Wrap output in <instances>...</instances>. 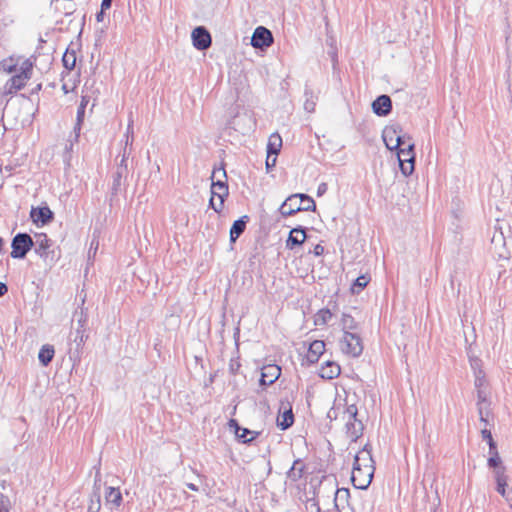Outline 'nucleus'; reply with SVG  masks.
<instances>
[{
  "instance_id": "obj_24",
  "label": "nucleus",
  "mask_w": 512,
  "mask_h": 512,
  "mask_svg": "<svg viewBox=\"0 0 512 512\" xmlns=\"http://www.w3.org/2000/svg\"><path fill=\"white\" fill-rule=\"evenodd\" d=\"M505 472L506 468H498L496 471H494L496 491L503 497L506 495V486L508 481V477Z\"/></svg>"
},
{
  "instance_id": "obj_15",
  "label": "nucleus",
  "mask_w": 512,
  "mask_h": 512,
  "mask_svg": "<svg viewBox=\"0 0 512 512\" xmlns=\"http://www.w3.org/2000/svg\"><path fill=\"white\" fill-rule=\"evenodd\" d=\"M30 217L36 225H46L54 219V213L48 206L32 208Z\"/></svg>"
},
{
  "instance_id": "obj_8",
  "label": "nucleus",
  "mask_w": 512,
  "mask_h": 512,
  "mask_svg": "<svg viewBox=\"0 0 512 512\" xmlns=\"http://www.w3.org/2000/svg\"><path fill=\"white\" fill-rule=\"evenodd\" d=\"M212 184H211V194L212 196H216L217 193L229 194V188L227 184V175L223 166L219 168H214L212 172Z\"/></svg>"
},
{
  "instance_id": "obj_54",
  "label": "nucleus",
  "mask_w": 512,
  "mask_h": 512,
  "mask_svg": "<svg viewBox=\"0 0 512 512\" xmlns=\"http://www.w3.org/2000/svg\"><path fill=\"white\" fill-rule=\"evenodd\" d=\"M470 363H471L472 369L474 370V373L478 372V369H480L481 360L479 358H474V359H471Z\"/></svg>"
},
{
  "instance_id": "obj_30",
  "label": "nucleus",
  "mask_w": 512,
  "mask_h": 512,
  "mask_svg": "<svg viewBox=\"0 0 512 512\" xmlns=\"http://www.w3.org/2000/svg\"><path fill=\"white\" fill-rule=\"evenodd\" d=\"M304 109L308 113H312L315 110L317 96L314 94L313 90L308 86V84L305 85L304 89Z\"/></svg>"
},
{
  "instance_id": "obj_40",
  "label": "nucleus",
  "mask_w": 512,
  "mask_h": 512,
  "mask_svg": "<svg viewBox=\"0 0 512 512\" xmlns=\"http://www.w3.org/2000/svg\"><path fill=\"white\" fill-rule=\"evenodd\" d=\"M485 383H486L485 373L482 369H478V372H475V381H474V385H475V388L477 389V391H479V389H483Z\"/></svg>"
},
{
  "instance_id": "obj_49",
  "label": "nucleus",
  "mask_w": 512,
  "mask_h": 512,
  "mask_svg": "<svg viewBox=\"0 0 512 512\" xmlns=\"http://www.w3.org/2000/svg\"><path fill=\"white\" fill-rule=\"evenodd\" d=\"M344 414L348 417L349 415H358V409L355 404H351L346 407Z\"/></svg>"
},
{
  "instance_id": "obj_22",
  "label": "nucleus",
  "mask_w": 512,
  "mask_h": 512,
  "mask_svg": "<svg viewBox=\"0 0 512 512\" xmlns=\"http://www.w3.org/2000/svg\"><path fill=\"white\" fill-rule=\"evenodd\" d=\"M402 132V128L399 125L386 126L382 132L383 141L387 149L393 151V144L398 133Z\"/></svg>"
},
{
  "instance_id": "obj_7",
  "label": "nucleus",
  "mask_w": 512,
  "mask_h": 512,
  "mask_svg": "<svg viewBox=\"0 0 512 512\" xmlns=\"http://www.w3.org/2000/svg\"><path fill=\"white\" fill-rule=\"evenodd\" d=\"M193 46L199 51L207 50L212 44V37L204 26H197L191 33Z\"/></svg>"
},
{
  "instance_id": "obj_5",
  "label": "nucleus",
  "mask_w": 512,
  "mask_h": 512,
  "mask_svg": "<svg viewBox=\"0 0 512 512\" xmlns=\"http://www.w3.org/2000/svg\"><path fill=\"white\" fill-rule=\"evenodd\" d=\"M129 145V136L127 135L126 139V145L123 151L122 159L120 164L117 166V169L115 173L113 174V182L111 186V194L113 196L117 195L120 187H121V180L123 177H126L128 173V167H127V158L129 156V152H127V146Z\"/></svg>"
},
{
  "instance_id": "obj_50",
  "label": "nucleus",
  "mask_w": 512,
  "mask_h": 512,
  "mask_svg": "<svg viewBox=\"0 0 512 512\" xmlns=\"http://www.w3.org/2000/svg\"><path fill=\"white\" fill-rule=\"evenodd\" d=\"M276 160H277L276 156L272 157V156H269V154H267V159H266L267 171H269L271 168H273L276 165Z\"/></svg>"
},
{
  "instance_id": "obj_42",
  "label": "nucleus",
  "mask_w": 512,
  "mask_h": 512,
  "mask_svg": "<svg viewBox=\"0 0 512 512\" xmlns=\"http://www.w3.org/2000/svg\"><path fill=\"white\" fill-rule=\"evenodd\" d=\"M32 69L33 63L29 59H26L25 61H23L18 73H20L23 76H28V79H30L32 75Z\"/></svg>"
},
{
  "instance_id": "obj_62",
  "label": "nucleus",
  "mask_w": 512,
  "mask_h": 512,
  "mask_svg": "<svg viewBox=\"0 0 512 512\" xmlns=\"http://www.w3.org/2000/svg\"><path fill=\"white\" fill-rule=\"evenodd\" d=\"M68 142H69V144H66V146H65V150H66V152H70V151H72V150H73L74 143H75V142L73 141V139H72V138H70V139L68 140Z\"/></svg>"
},
{
  "instance_id": "obj_56",
  "label": "nucleus",
  "mask_w": 512,
  "mask_h": 512,
  "mask_svg": "<svg viewBox=\"0 0 512 512\" xmlns=\"http://www.w3.org/2000/svg\"><path fill=\"white\" fill-rule=\"evenodd\" d=\"M488 446H489V454L490 455H494L495 452H498L497 450V444L496 442L493 440L489 441V443H487Z\"/></svg>"
},
{
  "instance_id": "obj_31",
  "label": "nucleus",
  "mask_w": 512,
  "mask_h": 512,
  "mask_svg": "<svg viewBox=\"0 0 512 512\" xmlns=\"http://www.w3.org/2000/svg\"><path fill=\"white\" fill-rule=\"evenodd\" d=\"M105 499L107 503H111L119 507L123 501L122 494L119 488L107 487L105 492Z\"/></svg>"
},
{
  "instance_id": "obj_13",
  "label": "nucleus",
  "mask_w": 512,
  "mask_h": 512,
  "mask_svg": "<svg viewBox=\"0 0 512 512\" xmlns=\"http://www.w3.org/2000/svg\"><path fill=\"white\" fill-rule=\"evenodd\" d=\"M305 211L302 201H299L298 196L290 195L281 204L279 212L283 217L292 216L298 212Z\"/></svg>"
},
{
  "instance_id": "obj_18",
  "label": "nucleus",
  "mask_w": 512,
  "mask_h": 512,
  "mask_svg": "<svg viewBox=\"0 0 512 512\" xmlns=\"http://www.w3.org/2000/svg\"><path fill=\"white\" fill-rule=\"evenodd\" d=\"M353 466H358L359 468L368 466L370 469L375 470L374 460L372 458L371 449H368V444L355 455Z\"/></svg>"
},
{
  "instance_id": "obj_12",
  "label": "nucleus",
  "mask_w": 512,
  "mask_h": 512,
  "mask_svg": "<svg viewBox=\"0 0 512 512\" xmlns=\"http://www.w3.org/2000/svg\"><path fill=\"white\" fill-rule=\"evenodd\" d=\"M74 334L75 336L73 341L75 343V348H70L69 355L71 360L80 361L83 346L87 339L89 338V335L86 329L80 328H76Z\"/></svg>"
},
{
  "instance_id": "obj_20",
  "label": "nucleus",
  "mask_w": 512,
  "mask_h": 512,
  "mask_svg": "<svg viewBox=\"0 0 512 512\" xmlns=\"http://www.w3.org/2000/svg\"><path fill=\"white\" fill-rule=\"evenodd\" d=\"M249 222V217L244 215L232 223L229 231L230 243H235L237 239L244 233L246 225Z\"/></svg>"
},
{
  "instance_id": "obj_48",
  "label": "nucleus",
  "mask_w": 512,
  "mask_h": 512,
  "mask_svg": "<svg viewBox=\"0 0 512 512\" xmlns=\"http://www.w3.org/2000/svg\"><path fill=\"white\" fill-rule=\"evenodd\" d=\"M209 207L213 209L216 213H220L222 209V205L215 202V196L210 197L209 199Z\"/></svg>"
},
{
  "instance_id": "obj_41",
  "label": "nucleus",
  "mask_w": 512,
  "mask_h": 512,
  "mask_svg": "<svg viewBox=\"0 0 512 512\" xmlns=\"http://www.w3.org/2000/svg\"><path fill=\"white\" fill-rule=\"evenodd\" d=\"M0 64L3 71H6L8 73L16 71L17 64L14 62L13 58L3 59L2 61H0Z\"/></svg>"
},
{
  "instance_id": "obj_38",
  "label": "nucleus",
  "mask_w": 512,
  "mask_h": 512,
  "mask_svg": "<svg viewBox=\"0 0 512 512\" xmlns=\"http://www.w3.org/2000/svg\"><path fill=\"white\" fill-rule=\"evenodd\" d=\"M101 509V494L97 491L90 494L88 512H99Z\"/></svg>"
},
{
  "instance_id": "obj_63",
  "label": "nucleus",
  "mask_w": 512,
  "mask_h": 512,
  "mask_svg": "<svg viewBox=\"0 0 512 512\" xmlns=\"http://www.w3.org/2000/svg\"><path fill=\"white\" fill-rule=\"evenodd\" d=\"M42 89V84H37L31 91L30 94H38V92Z\"/></svg>"
},
{
  "instance_id": "obj_21",
  "label": "nucleus",
  "mask_w": 512,
  "mask_h": 512,
  "mask_svg": "<svg viewBox=\"0 0 512 512\" xmlns=\"http://www.w3.org/2000/svg\"><path fill=\"white\" fill-rule=\"evenodd\" d=\"M51 245H52L51 240L48 238L47 234H45V233L36 234V242L34 243L35 253L37 255H39L41 258L48 257L47 251L51 247Z\"/></svg>"
},
{
  "instance_id": "obj_27",
  "label": "nucleus",
  "mask_w": 512,
  "mask_h": 512,
  "mask_svg": "<svg viewBox=\"0 0 512 512\" xmlns=\"http://www.w3.org/2000/svg\"><path fill=\"white\" fill-rule=\"evenodd\" d=\"M282 147V138L278 133L270 135L267 143V154L269 156H276L279 154Z\"/></svg>"
},
{
  "instance_id": "obj_10",
  "label": "nucleus",
  "mask_w": 512,
  "mask_h": 512,
  "mask_svg": "<svg viewBox=\"0 0 512 512\" xmlns=\"http://www.w3.org/2000/svg\"><path fill=\"white\" fill-rule=\"evenodd\" d=\"M281 376V367L276 364L264 365L261 369L259 385L266 388L272 385Z\"/></svg>"
},
{
  "instance_id": "obj_39",
  "label": "nucleus",
  "mask_w": 512,
  "mask_h": 512,
  "mask_svg": "<svg viewBox=\"0 0 512 512\" xmlns=\"http://www.w3.org/2000/svg\"><path fill=\"white\" fill-rule=\"evenodd\" d=\"M487 465L494 471H496L498 468H505V466L502 465V460L498 452H495L494 455H490L487 460Z\"/></svg>"
},
{
  "instance_id": "obj_55",
  "label": "nucleus",
  "mask_w": 512,
  "mask_h": 512,
  "mask_svg": "<svg viewBox=\"0 0 512 512\" xmlns=\"http://www.w3.org/2000/svg\"><path fill=\"white\" fill-rule=\"evenodd\" d=\"M229 194H226V192L224 193H217L215 197L218 198V204H221L222 205V209L224 208V202H225V199L228 197Z\"/></svg>"
},
{
  "instance_id": "obj_1",
  "label": "nucleus",
  "mask_w": 512,
  "mask_h": 512,
  "mask_svg": "<svg viewBox=\"0 0 512 512\" xmlns=\"http://www.w3.org/2000/svg\"><path fill=\"white\" fill-rule=\"evenodd\" d=\"M33 247L32 237L28 233L19 232L12 238L10 255L13 259H24Z\"/></svg>"
},
{
  "instance_id": "obj_28",
  "label": "nucleus",
  "mask_w": 512,
  "mask_h": 512,
  "mask_svg": "<svg viewBox=\"0 0 512 512\" xmlns=\"http://www.w3.org/2000/svg\"><path fill=\"white\" fill-rule=\"evenodd\" d=\"M489 405L488 393L484 389H479V391H477V407L481 422L487 423V420L484 417V409Z\"/></svg>"
},
{
  "instance_id": "obj_26",
  "label": "nucleus",
  "mask_w": 512,
  "mask_h": 512,
  "mask_svg": "<svg viewBox=\"0 0 512 512\" xmlns=\"http://www.w3.org/2000/svg\"><path fill=\"white\" fill-rule=\"evenodd\" d=\"M55 354V349L50 344L43 345L38 353V360L40 364L44 367L48 366L53 360Z\"/></svg>"
},
{
  "instance_id": "obj_53",
  "label": "nucleus",
  "mask_w": 512,
  "mask_h": 512,
  "mask_svg": "<svg viewBox=\"0 0 512 512\" xmlns=\"http://www.w3.org/2000/svg\"><path fill=\"white\" fill-rule=\"evenodd\" d=\"M481 435H482V438L487 441V443H489V441L493 440L492 433L490 430L483 429L481 431Z\"/></svg>"
},
{
  "instance_id": "obj_61",
  "label": "nucleus",
  "mask_w": 512,
  "mask_h": 512,
  "mask_svg": "<svg viewBox=\"0 0 512 512\" xmlns=\"http://www.w3.org/2000/svg\"><path fill=\"white\" fill-rule=\"evenodd\" d=\"M105 11L106 10H102V8H101L100 11H98L96 13V20H97V22H102L104 20Z\"/></svg>"
},
{
  "instance_id": "obj_34",
  "label": "nucleus",
  "mask_w": 512,
  "mask_h": 512,
  "mask_svg": "<svg viewBox=\"0 0 512 512\" xmlns=\"http://www.w3.org/2000/svg\"><path fill=\"white\" fill-rule=\"evenodd\" d=\"M333 314L328 308L320 309L314 316V324L316 326H323L326 325L330 319L332 318Z\"/></svg>"
},
{
  "instance_id": "obj_33",
  "label": "nucleus",
  "mask_w": 512,
  "mask_h": 512,
  "mask_svg": "<svg viewBox=\"0 0 512 512\" xmlns=\"http://www.w3.org/2000/svg\"><path fill=\"white\" fill-rule=\"evenodd\" d=\"M371 278L367 274H362L357 277L351 285V291L353 294H359L370 282Z\"/></svg>"
},
{
  "instance_id": "obj_3",
  "label": "nucleus",
  "mask_w": 512,
  "mask_h": 512,
  "mask_svg": "<svg viewBox=\"0 0 512 512\" xmlns=\"http://www.w3.org/2000/svg\"><path fill=\"white\" fill-rule=\"evenodd\" d=\"M342 351L352 357H359L363 352L362 339L357 333L346 332L341 341Z\"/></svg>"
},
{
  "instance_id": "obj_23",
  "label": "nucleus",
  "mask_w": 512,
  "mask_h": 512,
  "mask_svg": "<svg viewBox=\"0 0 512 512\" xmlns=\"http://www.w3.org/2000/svg\"><path fill=\"white\" fill-rule=\"evenodd\" d=\"M345 428L347 436L352 441H356L359 437L362 436L364 425L362 421H346Z\"/></svg>"
},
{
  "instance_id": "obj_58",
  "label": "nucleus",
  "mask_w": 512,
  "mask_h": 512,
  "mask_svg": "<svg viewBox=\"0 0 512 512\" xmlns=\"http://www.w3.org/2000/svg\"><path fill=\"white\" fill-rule=\"evenodd\" d=\"M8 292V286L6 283L0 281V297H3Z\"/></svg>"
},
{
  "instance_id": "obj_16",
  "label": "nucleus",
  "mask_w": 512,
  "mask_h": 512,
  "mask_svg": "<svg viewBox=\"0 0 512 512\" xmlns=\"http://www.w3.org/2000/svg\"><path fill=\"white\" fill-rule=\"evenodd\" d=\"M28 76H23L20 73H16L13 75L4 86V94L13 95L16 94L19 90H21L28 81Z\"/></svg>"
},
{
  "instance_id": "obj_11",
  "label": "nucleus",
  "mask_w": 512,
  "mask_h": 512,
  "mask_svg": "<svg viewBox=\"0 0 512 512\" xmlns=\"http://www.w3.org/2000/svg\"><path fill=\"white\" fill-rule=\"evenodd\" d=\"M229 426L234 429L236 439L243 444H250L259 435L257 431L240 426L236 419H230Z\"/></svg>"
},
{
  "instance_id": "obj_64",
  "label": "nucleus",
  "mask_w": 512,
  "mask_h": 512,
  "mask_svg": "<svg viewBox=\"0 0 512 512\" xmlns=\"http://www.w3.org/2000/svg\"><path fill=\"white\" fill-rule=\"evenodd\" d=\"M337 512H355L350 506L347 508L344 505H342L341 509L337 510Z\"/></svg>"
},
{
  "instance_id": "obj_52",
  "label": "nucleus",
  "mask_w": 512,
  "mask_h": 512,
  "mask_svg": "<svg viewBox=\"0 0 512 512\" xmlns=\"http://www.w3.org/2000/svg\"><path fill=\"white\" fill-rule=\"evenodd\" d=\"M311 252L315 256H321L324 253V247L321 244H316Z\"/></svg>"
},
{
  "instance_id": "obj_2",
  "label": "nucleus",
  "mask_w": 512,
  "mask_h": 512,
  "mask_svg": "<svg viewBox=\"0 0 512 512\" xmlns=\"http://www.w3.org/2000/svg\"><path fill=\"white\" fill-rule=\"evenodd\" d=\"M415 144L409 142L406 148L396 150L399 168L404 176H410L415 169Z\"/></svg>"
},
{
  "instance_id": "obj_9",
  "label": "nucleus",
  "mask_w": 512,
  "mask_h": 512,
  "mask_svg": "<svg viewBox=\"0 0 512 512\" xmlns=\"http://www.w3.org/2000/svg\"><path fill=\"white\" fill-rule=\"evenodd\" d=\"M306 231L307 228L301 225L292 228L285 241L286 249L294 250L296 247H300L307 239Z\"/></svg>"
},
{
  "instance_id": "obj_44",
  "label": "nucleus",
  "mask_w": 512,
  "mask_h": 512,
  "mask_svg": "<svg viewBox=\"0 0 512 512\" xmlns=\"http://www.w3.org/2000/svg\"><path fill=\"white\" fill-rule=\"evenodd\" d=\"M406 138L408 140H411V137L407 134H401V133H398L396 138H395V143L393 144V148L394 150H398V149H401L403 148L402 146L405 145L406 143Z\"/></svg>"
},
{
  "instance_id": "obj_43",
  "label": "nucleus",
  "mask_w": 512,
  "mask_h": 512,
  "mask_svg": "<svg viewBox=\"0 0 512 512\" xmlns=\"http://www.w3.org/2000/svg\"><path fill=\"white\" fill-rule=\"evenodd\" d=\"M240 367H241V363H240V357L239 356L230 359V362H229V373L231 375L235 376L239 372Z\"/></svg>"
},
{
  "instance_id": "obj_17",
  "label": "nucleus",
  "mask_w": 512,
  "mask_h": 512,
  "mask_svg": "<svg viewBox=\"0 0 512 512\" xmlns=\"http://www.w3.org/2000/svg\"><path fill=\"white\" fill-rule=\"evenodd\" d=\"M341 373V367L335 361L327 360L321 365L318 373L319 377L325 380H332L337 378Z\"/></svg>"
},
{
  "instance_id": "obj_51",
  "label": "nucleus",
  "mask_w": 512,
  "mask_h": 512,
  "mask_svg": "<svg viewBox=\"0 0 512 512\" xmlns=\"http://www.w3.org/2000/svg\"><path fill=\"white\" fill-rule=\"evenodd\" d=\"M85 108H82V107H78L77 108V114H76V122H81L83 123L84 122V118H85Z\"/></svg>"
},
{
  "instance_id": "obj_25",
  "label": "nucleus",
  "mask_w": 512,
  "mask_h": 512,
  "mask_svg": "<svg viewBox=\"0 0 512 512\" xmlns=\"http://www.w3.org/2000/svg\"><path fill=\"white\" fill-rule=\"evenodd\" d=\"M294 423V414L292 408L284 410L277 418V427L281 430L289 429Z\"/></svg>"
},
{
  "instance_id": "obj_37",
  "label": "nucleus",
  "mask_w": 512,
  "mask_h": 512,
  "mask_svg": "<svg viewBox=\"0 0 512 512\" xmlns=\"http://www.w3.org/2000/svg\"><path fill=\"white\" fill-rule=\"evenodd\" d=\"M295 196H298L299 201H302L303 208L305 211H311L314 212L316 210V203L314 199L309 196L308 194H294Z\"/></svg>"
},
{
  "instance_id": "obj_32",
  "label": "nucleus",
  "mask_w": 512,
  "mask_h": 512,
  "mask_svg": "<svg viewBox=\"0 0 512 512\" xmlns=\"http://www.w3.org/2000/svg\"><path fill=\"white\" fill-rule=\"evenodd\" d=\"M303 471L304 465H302L301 459H296L287 471V478L292 481H297L303 476Z\"/></svg>"
},
{
  "instance_id": "obj_14",
  "label": "nucleus",
  "mask_w": 512,
  "mask_h": 512,
  "mask_svg": "<svg viewBox=\"0 0 512 512\" xmlns=\"http://www.w3.org/2000/svg\"><path fill=\"white\" fill-rule=\"evenodd\" d=\"M372 111L380 117L387 116L392 111V100L390 96L382 94L372 102Z\"/></svg>"
},
{
  "instance_id": "obj_45",
  "label": "nucleus",
  "mask_w": 512,
  "mask_h": 512,
  "mask_svg": "<svg viewBox=\"0 0 512 512\" xmlns=\"http://www.w3.org/2000/svg\"><path fill=\"white\" fill-rule=\"evenodd\" d=\"M96 491L99 494H101V474H100V470L99 469L96 472L95 479H94V484H93V488H92V492L91 493H95Z\"/></svg>"
},
{
  "instance_id": "obj_4",
  "label": "nucleus",
  "mask_w": 512,
  "mask_h": 512,
  "mask_svg": "<svg viewBox=\"0 0 512 512\" xmlns=\"http://www.w3.org/2000/svg\"><path fill=\"white\" fill-rule=\"evenodd\" d=\"M374 475V469L365 466V468H359L353 466L351 482L356 489L366 490L371 484Z\"/></svg>"
},
{
  "instance_id": "obj_47",
  "label": "nucleus",
  "mask_w": 512,
  "mask_h": 512,
  "mask_svg": "<svg viewBox=\"0 0 512 512\" xmlns=\"http://www.w3.org/2000/svg\"><path fill=\"white\" fill-rule=\"evenodd\" d=\"M82 125H83V123L76 122L74 127H73V137H71V138L73 139L74 142H78L79 141Z\"/></svg>"
},
{
  "instance_id": "obj_29",
  "label": "nucleus",
  "mask_w": 512,
  "mask_h": 512,
  "mask_svg": "<svg viewBox=\"0 0 512 512\" xmlns=\"http://www.w3.org/2000/svg\"><path fill=\"white\" fill-rule=\"evenodd\" d=\"M349 497H350V491L348 488H338L335 491V497L333 500L334 508L336 510L341 509V507L343 505L341 503H346L347 508H349V506H350L348 503Z\"/></svg>"
},
{
  "instance_id": "obj_57",
  "label": "nucleus",
  "mask_w": 512,
  "mask_h": 512,
  "mask_svg": "<svg viewBox=\"0 0 512 512\" xmlns=\"http://www.w3.org/2000/svg\"><path fill=\"white\" fill-rule=\"evenodd\" d=\"M89 101H90V97L89 96H87V95L81 96V101H80V104H79L78 107H82V108L86 109Z\"/></svg>"
},
{
  "instance_id": "obj_59",
  "label": "nucleus",
  "mask_w": 512,
  "mask_h": 512,
  "mask_svg": "<svg viewBox=\"0 0 512 512\" xmlns=\"http://www.w3.org/2000/svg\"><path fill=\"white\" fill-rule=\"evenodd\" d=\"M327 190V184L326 183H321L319 186H318V189H317V195L318 196H321L323 195Z\"/></svg>"
},
{
  "instance_id": "obj_36",
  "label": "nucleus",
  "mask_w": 512,
  "mask_h": 512,
  "mask_svg": "<svg viewBox=\"0 0 512 512\" xmlns=\"http://www.w3.org/2000/svg\"><path fill=\"white\" fill-rule=\"evenodd\" d=\"M341 326L343 333L350 332V330H357L358 323L355 321L354 317L350 314L343 313L341 317Z\"/></svg>"
},
{
  "instance_id": "obj_35",
  "label": "nucleus",
  "mask_w": 512,
  "mask_h": 512,
  "mask_svg": "<svg viewBox=\"0 0 512 512\" xmlns=\"http://www.w3.org/2000/svg\"><path fill=\"white\" fill-rule=\"evenodd\" d=\"M76 59L77 58L75 50H70L69 48H67L62 57V63L65 69H67L68 71H72L75 68Z\"/></svg>"
},
{
  "instance_id": "obj_6",
  "label": "nucleus",
  "mask_w": 512,
  "mask_h": 512,
  "mask_svg": "<svg viewBox=\"0 0 512 512\" xmlns=\"http://www.w3.org/2000/svg\"><path fill=\"white\" fill-rule=\"evenodd\" d=\"M273 42L274 37L272 32L264 26H258L251 37V45L256 49L268 48Z\"/></svg>"
},
{
  "instance_id": "obj_46",
  "label": "nucleus",
  "mask_w": 512,
  "mask_h": 512,
  "mask_svg": "<svg viewBox=\"0 0 512 512\" xmlns=\"http://www.w3.org/2000/svg\"><path fill=\"white\" fill-rule=\"evenodd\" d=\"M87 322H88L87 314L84 313L83 310H81L79 318L77 319V324H78L77 328L86 329Z\"/></svg>"
},
{
  "instance_id": "obj_19",
  "label": "nucleus",
  "mask_w": 512,
  "mask_h": 512,
  "mask_svg": "<svg viewBox=\"0 0 512 512\" xmlns=\"http://www.w3.org/2000/svg\"><path fill=\"white\" fill-rule=\"evenodd\" d=\"M325 351V343L322 340H314L312 343H310L307 354H306V360L309 364H315L318 362L319 358Z\"/></svg>"
},
{
  "instance_id": "obj_60",
  "label": "nucleus",
  "mask_w": 512,
  "mask_h": 512,
  "mask_svg": "<svg viewBox=\"0 0 512 512\" xmlns=\"http://www.w3.org/2000/svg\"><path fill=\"white\" fill-rule=\"evenodd\" d=\"M112 1L113 0H102L101 2V8L102 10H108L111 8L112 6Z\"/></svg>"
}]
</instances>
